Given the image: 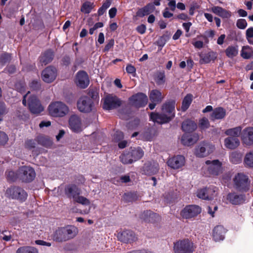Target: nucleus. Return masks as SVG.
Segmentation results:
<instances>
[{
  "mask_svg": "<svg viewBox=\"0 0 253 253\" xmlns=\"http://www.w3.org/2000/svg\"><path fill=\"white\" fill-rule=\"evenodd\" d=\"M175 105L174 101L166 102L162 106V113L161 114L151 113L150 115V120L159 124L169 122L175 116Z\"/></svg>",
  "mask_w": 253,
  "mask_h": 253,
  "instance_id": "nucleus-1",
  "label": "nucleus"
},
{
  "mask_svg": "<svg viewBox=\"0 0 253 253\" xmlns=\"http://www.w3.org/2000/svg\"><path fill=\"white\" fill-rule=\"evenodd\" d=\"M77 229L74 226L68 225L58 228L52 235L54 241L63 242L74 238L77 234Z\"/></svg>",
  "mask_w": 253,
  "mask_h": 253,
  "instance_id": "nucleus-2",
  "label": "nucleus"
},
{
  "mask_svg": "<svg viewBox=\"0 0 253 253\" xmlns=\"http://www.w3.org/2000/svg\"><path fill=\"white\" fill-rule=\"evenodd\" d=\"M81 189L75 184L67 185L65 188V194L68 198L72 199L73 201L84 206L90 205V201L86 198L81 196Z\"/></svg>",
  "mask_w": 253,
  "mask_h": 253,
  "instance_id": "nucleus-3",
  "label": "nucleus"
},
{
  "mask_svg": "<svg viewBox=\"0 0 253 253\" xmlns=\"http://www.w3.org/2000/svg\"><path fill=\"white\" fill-rule=\"evenodd\" d=\"M195 249L194 243L188 239L178 240L173 243L174 253H193Z\"/></svg>",
  "mask_w": 253,
  "mask_h": 253,
  "instance_id": "nucleus-4",
  "label": "nucleus"
},
{
  "mask_svg": "<svg viewBox=\"0 0 253 253\" xmlns=\"http://www.w3.org/2000/svg\"><path fill=\"white\" fill-rule=\"evenodd\" d=\"M49 113L53 117H62L69 112L68 106L61 101H55L50 104L48 107Z\"/></svg>",
  "mask_w": 253,
  "mask_h": 253,
  "instance_id": "nucleus-5",
  "label": "nucleus"
},
{
  "mask_svg": "<svg viewBox=\"0 0 253 253\" xmlns=\"http://www.w3.org/2000/svg\"><path fill=\"white\" fill-rule=\"evenodd\" d=\"M5 195L9 199L16 200L20 202L25 201L28 197L27 193L18 186H12L7 188Z\"/></svg>",
  "mask_w": 253,
  "mask_h": 253,
  "instance_id": "nucleus-6",
  "label": "nucleus"
},
{
  "mask_svg": "<svg viewBox=\"0 0 253 253\" xmlns=\"http://www.w3.org/2000/svg\"><path fill=\"white\" fill-rule=\"evenodd\" d=\"M29 93L30 91H28L27 94L23 96L22 101L23 104L24 106H26V98H28V105L31 113L33 114L40 113L43 110V107L42 105L37 96L35 95L29 96Z\"/></svg>",
  "mask_w": 253,
  "mask_h": 253,
  "instance_id": "nucleus-7",
  "label": "nucleus"
},
{
  "mask_svg": "<svg viewBox=\"0 0 253 253\" xmlns=\"http://www.w3.org/2000/svg\"><path fill=\"white\" fill-rule=\"evenodd\" d=\"M235 188L240 191L246 192L249 190L250 181L248 176L243 173H238L234 179Z\"/></svg>",
  "mask_w": 253,
  "mask_h": 253,
  "instance_id": "nucleus-8",
  "label": "nucleus"
},
{
  "mask_svg": "<svg viewBox=\"0 0 253 253\" xmlns=\"http://www.w3.org/2000/svg\"><path fill=\"white\" fill-rule=\"evenodd\" d=\"M206 166L203 169H207L209 175H217L221 171V163L218 160H208L205 162Z\"/></svg>",
  "mask_w": 253,
  "mask_h": 253,
  "instance_id": "nucleus-9",
  "label": "nucleus"
},
{
  "mask_svg": "<svg viewBox=\"0 0 253 253\" xmlns=\"http://www.w3.org/2000/svg\"><path fill=\"white\" fill-rule=\"evenodd\" d=\"M36 176L34 169L27 166H23L18 170V177L23 182H29L33 180Z\"/></svg>",
  "mask_w": 253,
  "mask_h": 253,
  "instance_id": "nucleus-10",
  "label": "nucleus"
},
{
  "mask_svg": "<svg viewBox=\"0 0 253 253\" xmlns=\"http://www.w3.org/2000/svg\"><path fill=\"white\" fill-rule=\"evenodd\" d=\"M79 110L83 113H89L93 109L94 105L91 99L87 96L81 97L77 102Z\"/></svg>",
  "mask_w": 253,
  "mask_h": 253,
  "instance_id": "nucleus-11",
  "label": "nucleus"
},
{
  "mask_svg": "<svg viewBox=\"0 0 253 253\" xmlns=\"http://www.w3.org/2000/svg\"><path fill=\"white\" fill-rule=\"evenodd\" d=\"M213 149V145L209 143L202 142L196 147L194 154L198 157L203 158L211 154Z\"/></svg>",
  "mask_w": 253,
  "mask_h": 253,
  "instance_id": "nucleus-12",
  "label": "nucleus"
},
{
  "mask_svg": "<svg viewBox=\"0 0 253 253\" xmlns=\"http://www.w3.org/2000/svg\"><path fill=\"white\" fill-rule=\"evenodd\" d=\"M201 212V208L197 205L186 206L181 211L180 214L183 218L190 219L197 216Z\"/></svg>",
  "mask_w": 253,
  "mask_h": 253,
  "instance_id": "nucleus-13",
  "label": "nucleus"
},
{
  "mask_svg": "<svg viewBox=\"0 0 253 253\" xmlns=\"http://www.w3.org/2000/svg\"><path fill=\"white\" fill-rule=\"evenodd\" d=\"M121 105V101L116 96L107 95L104 99L103 108L106 110L116 109Z\"/></svg>",
  "mask_w": 253,
  "mask_h": 253,
  "instance_id": "nucleus-14",
  "label": "nucleus"
},
{
  "mask_svg": "<svg viewBox=\"0 0 253 253\" xmlns=\"http://www.w3.org/2000/svg\"><path fill=\"white\" fill-rule=\"evenodd\" d=\"M129 101L132 105L139 108L146 105L148 102V98L145 94L138 93L132 95L129 98Z\"/></svg>",
  "mask_w": 253,
  "mask_h": 253,
  "instance_id": "nucleus-15",
  "label": "nucleus"
},
{
  "mask_svg": "<svg viewBox=\"0 0 253 253\" xmlns=\"http://www.w3.org/2000/svg\"><path fill=\"white\" fill-rule=\"evenodd\" d=\"M119 240L126 244H131L135 242L137 238L133 232L126 230L119 233L118 234Z\"/></svg>",
  "mask_w": 253,
  "mask_h": 253,
  "instance_id": "nucleus-16",
  "label": "nucleus"
},
{
  "mask_svg": "<svg viewBox=\"0 0 253 253\" xmlns=\"http://www.w3.org/2000/svg\"><path fill=\"white\" fill-rule=\"evenodd\" d=\"M56 77V69L53 67H48L42 72V80L47 83L53 82Z\"/></svg>",
  "mask_w": 253,
  "mask_h": 253,
  "instance_id": "nucleus-17",
  "label": "nucleus"
},
{
  "mask_svg": "<svg viewBox=\"0 0 253 253\" xmlns=\"http://www.w3.org/2000/svg\"><path fill=\"white\" fill-rule=\"evenodd\" d=\"M185 163V158L182 155H177L170 158L167 162L168 166L173 169L181 168L184 165Z\"/></svg>",
  "mask_w": 253,
  "mask_h": 253,
  "instance_id": "nucleus-18",
  "label": "nucleus"
},
{
  "mask_svg": "<svg viewBox=\"0 0 253 253\" xmlns=\"http://www.w3.org/2000/svg\"><path fill=\"white\" fill-rule=\"evenodd\" d=\"M76 83L81 88H85L89 84V80L87 73L84 71H80L76 75Z\"/></svg>",
  "mask_w": 253,
  "mask_h": 253,
  "instance_id": "nucleus-19",
  "label": "nucleus"
},
{
  "mask_svg": "<svg viewBox=\"0 0 253 253\" xmlns=\"http://www.w3.org/2000/svg\"><path fill=\"white\" fill-rule=\"evenodd\" d=\"M241 138L246 145L253 144V127H250L244 129L241 133Z\"/></svg>",
  "mask_w": 253,
  "mask_h": 253,
  "instance_id": "nucleus-20",
  "label": "nucleus"
},
{
  "mask_svg": "<svg viewBox=\"0 0 253 253\" xmlns=\"http://www.w3.org/2000/svg\"><path fill=\"white\" fill-rule=\"evenodd\" d=\"M159 169L158 163L156 162H149L145 164L143 171L146 175H153L157 173Z\"/></svg>",
  "mask_w": 253,
  "mask_h": 253,
  "instance_id": "nucleus-21",
  "label": "nucleus"
},
{
  "mask_svg": "<svg viewBox=\"0 0 253 253\" xmlns=\"http://www.w3.org/2000/svg\"><path fill=\"white\" fill-rule=\"evenodd\" d=\"M226 203H231L233 205H239L244 201V196L242 194H238L235 192L227 194L226 198Z\"/></svg>",
  "mask_w": 253,
  "mask_h": 253,
  "instance_id": "nucleus-22",
  "label": "nucleus"
},
{
  "mask_svg": "<svg viewBox=\"0 0 253 253\" xmlns=\"http://www.w3.org/2000/svg\"><path fill=\"white\" fill-rule=\"evenodd\" d=\"M226 229L221 225L216 226L214 228L212 231L213 239L216 241H220L224 240Z\"/></svg>",
  "mask_w": 253,
  "mask_h": 253,
  "instance_id": "nucleus-23",
  "label": "nucleus"
},
{
  "mask_svg": "<svg viewBox=\"0 0 253 253\" xmlns=\"http://www.w3.org/2000/svg\"><path fill=\"white\" fill-rule=\"evenodd\" d=\"M199 139V136L197 134L194 133L192 135L184 134L181 137V143L185 146H191L195 143Z\"/></svg>",
  "mask_w": 253,
  "mask_h": 253,
  "instance_id": "nucleus-24",
  "label": "nucleus"
},
{
  "mask_svg": "<svg viewBox=\"0 0 253 253\" xmlns=\"http://www.w3.org/2000/svg\"><path fill=\"white\" fill-rule=\"evenodd\" d=\"M69 126L71 129L75 132L81 130V123L79 117L76 115L72 116L69 119Z\"/></svg>",
  "mask_w": 253,
  "mask_h": 253,
  "instance_id": "nucleus-25",
  "label": "nucleus"
},
{
  "mask_svg": "<svg viewBox=\"0 0 253 253\" xmlns=\"http://www.w3.org/2000/svg\"><path fill=\"white\" fill-rule=\"evenodd\" d=\"M226 115L225 110L222 107H217L213 110L210 115V119L212 121L223 119Z\"/></svg>",
  "mask_w": 253,
  "mask_h": 253,
  "instance_id": "nucleus-26",
  "label": "nucleus"
},
{
  "mask_svg": "<svg viewBox=\"0 0 253 253\" xmlns=\"http://www.w3.org/2000/svg\"><path fill=\"white\" fill-rule=\"evenodd\" d=\"M140 218L146 222H154L159 218V215L151 211H146L140 214Z\"/></svg>",
  "mask_w": 253,
  "mask_h": 253,
  "instance_id": "nucleus-27",
  "label": "nucleus"
},
{
  "mask_svg": "<svg viewBox=\"0 0 253 253\" xmlns=\"http://www.w3.org/2000/svg\"><path fill=\"white\" fill-rule=\"evenodd\" d=\"M240 141L238 137H228L224 140L225 146L229 149H234L240 145Z\"/></svg>",
  "mask_w": 253,
  "mask_h": 253,
  "instance_id": "nucleus-28",
  "label": "nucleus"
},
{
  "mask_svg": "<svg viewBox=\"0 0 253 253\" xmlns=\"http://www.w3.org/2000/svg\"><path fill=\"white\" fill-rule=\"evenodd\" d=\"M155 6L153 3H148L145 6L140 8L136 12V15L140 17H143L153 12Z\"/></svg>",
  "mask_w": 253,
  "mask_h": 253,
  "instance_id": "nucleus-29",
  "label": "nucleus"
},
{
  "mask_svg": "<svg viewBox=\"0 0 253 253\" xmlns=\"http://www.w3.org/2000/svg\"><path fill=\"white\" fill-rule=\"evenodd\" d=\"M211 11L214 14L223 18H228L231 15V12L219 6H213L211 8Z\"/></svg>",
  "mask_w": 253,
  "mask_h": 253,
  "instance_id": "nucleus-30",
  "label": "nucleus"
},
{
  "mask_svg": "<svg viewBox=\"0 0 253 253\" xmlns=\"http://www.w3.org/2000/svg\"><path fill=\"white\" fill-rule=\"evenodd\" d=\"M53 58V52L49 50L43 53L40 57V63L42 66L45 65L50 62Z\"/></svg>",
  "mask_w": 253,
  "mask_h": 253,
  "instance_id": "nucleus-31",
  "label": "nucleus"
},
{
  "mask_svg": "<svg viewBox=\"0 0 253 253\" xmlns=\"http://www.w3.org/2000/svg\"><path fill=\"white\" fill-rule=\"evenodd\" d=\"M197 128V124L194 121L187 120L183 122L182 129L184 131L187 132H192Z\"/></svg>",
  "mask_w": 253,
  "mask_h": 253,
  "instance_id": "nucleus-32",
  "label": "nucleus"
},
{
  "mask_svg": "<svg viewBox=\"0 0 253 253\" xmlns=\"http://www.w3.org/2000/svg\"><path fill=\"white\" fill-rule=\"evenodd\" d=\"M133 162L140 159L144 155V152L140 147L131 148L129 151Z\"/></svg>",
  "mask_w": 253,
  "mask_h": 253,
  "instance_id": "nucleus-33",
  "label": "nucleus"
},
{
  "mask_svg": "<svg viewBox=\"0 0 253 253\" xmlns=\"http://www.w3.org/2000/svg\"><path fill=\"white\" fill-rule=\"evenodd\" d=\"M150 100L152 102L160 103L163 99V96L160 91L154 89L152 90L149 94Z\"/></svg>",
  "mask_w": 253,
  "mask_h": 253,
  "instance_id": "nucleus-34",
  "label": "nucleus"
},
{
  "mask_svg": "<svg viewBox=\"0 0 253 253\" xmlns=\"http://www.w3.org/2000/svg\"><path fill=\"white\" fill-rule=\"evenodd\" d=\"M200 63L201 64H206L214 60L216 58V56L213 52H210L206 54H200Z\"/></svg>",
  "mask_w": 253,
  "mask_h": 253,
  "instance_id": "nucleus-35",
  "label": "nucleus"
},
{
  "mask_svg": "<svg viewBox=\"0 0 253 253\" xmlns=\"http://www.w3.org/2000/svg\"><path fill=\"white\" fill-rule=\"evenodd\" d=\"M208 200H211L216 197L218 194V188L213 185L207 188Z\"/></svg>",
  "mask_w": 253,
  "mask_h": 253,
  "instance_id": "nucleus-36",
  "label": "nucleus"
},
{
  "mask_svg": "<svg viewBox=\"0 0 253 253\" xmlns=\"http://www.w3.org/2000/svg\"><path fill=\"white\" fill-rule=\"evenodd\" d=\"M242 127L241 126L236 127L226 130L225 133L229 137H237L241 134Z\"/></svg>",
  "mask_w": 253,
  "mask_h": 253,
  "instance_id": "nucleus-37",
  "label": "nucleus"
},
{
  "mask_svg": "<svg viewBox=\"0 0 253 253\" xmlns=\"http://www.w3.org/2000/svg\"><path fill=\"white\" fill-rule=\"evenodd\" d=\"M193 96L191 94H188L184 98L181 106V110L182 111H185L190 105L192 101Z\"/></svg>",
  "mask_w": 253,
  "mask_h": 253,
  "instance_id": "nucleus-38",
  "label": "nucleus"
},
{
  "mask_svg": "<svg viewBox=\"0 0 253 253\" xmlns=\"http://www.w3.org/2000/svg\"><path fill=\"white\" fill-rule=\"evenodd\" d=\"M16 253H39V252L36 248L33 247L23 246L17 250Z\"/></svg>",
  "mask_w": 253,
  "mask_h": 253,
  "instance_id": "nucleus-39",
  "label": "nucleus"
},
{
  "mask_svg": "<svg viewBox=\"0 0 253 253\" xmlns=\"http://www.w3.org/2000/svg\"><path fill=\"white\" fill-rule=\"evenodd\" d=\"M244 162L246 167L253 168V151L246 154Z\"/></svg>",
  "mask_w": 253,
  "mask_h": 253,
  "instance_id": "nucleus-40",
  "label": "nucleus"
},
{
  "mask_svg": "<svg viewBox=\"0 0 253 253\" xmlns=\"http://www.w3.org/2000/svg\"><path fill=\"white\" fill-rule=\"evenodd\" d=\"M238 53L237 47L234 46H229L225 50V53L229 58H233L236 56Z\"/></svg>",
  "mask_w": 253,
  "mask_h": 253,
  "instance_id": "nucleus-41",
  "label": "nucleus"
},
{
  "mask_svg": "<svg viewBox=\"0 0 253 253\" xmlns=\"http://www.w3.org/2000/svg\"><path fill=\"white\" fill-rule=\"evenodd\" d=\"M121 162L125 164H131L133 163L132 158L130 152H125L120 157Z\"/></svg>",
  "mask_w": 253,
  "mask_h": 253,
  "instance_id": "nucleus-42",
  "label": "nucleus"
},
{
  "mask_svg": "<svg viewBox=\"0 0 253 253\" xmlns=\"http://www.w3.org/2000/svg\"><path fill=\"white\" fill-rule=\"evenodd\" d=\"M242 156L241 154L237 152H233L230 155V161L234 164H237L241 162Z\"/></svg>",
  "mask_w": 253,
  "mask_h": 253,
  "instance_id": "nucleus-43",
  "label": "nucleus"
},
{
  "mask_svg": "<svg viewBox=\"0 0 253 253\" xmlns=\"http://www.w3.org/2000/svg\"><path fill=\"white\" fill-rule=\"evenodd\" d=\"M93 6V2L88 1H85L83 3L81 7V11L84 13L88 14L90 12Z\"/></svg>",
  "mask_w": 253,
  "mask_h": 253,
  "instance_id": "nucleus-44",
  "label": "nucleus"
},
{
  "mask_svg": "<svg viewBox=\"0 0 253 253\" xmlns=\"http://www.w3.org/2000/svg\"><path fill=\"white\" fill-rule=\"evenodd\" d=\"M123 198L126 202H132L136 201L138 199V196L136 193H127L124 194Z\"/></svg>",
  "mask_w": 253,
  "mask_h": 253,
  "instance_id": "nucleus-45",
  "label": "nucleus"
},
{
  "mask_svg": "<svg viewBox=\"0 0 253 253\" xmlns=\"http://www.w3.org/2000/svg\"><path fill=\"white\" fill-rule=\"evenodd\" d=\"M196 195L200 199L208 200L207 187L198 189L197 191Z\"/></svg>",
  "mask_w": 253,
  "mask_h": 253,
  "instance_id": "nucleus-46",
  "label": "nucleus"
},
{
  "mask_svg": "<svg viewBox=\"0 0 253 253\" xmlns=\"http://www.w3.org/2000/svg\"><path fill=\"white\" fill-rule=\"evenodd\" d=\"M155 81L157 84L161 85L165 82V75L164 72H158L155 76Z\"/></svg>",
  "mask_w": 253,
  "mask_h": 253,
  "instance_id": "nucleus-47",
  "label": "nucleus"
},
{
  "mask_svg": "<svg viewBox=\"0 0 253 253\" xmlns=\"http://www.w3.org/2000/svg\"><path fill=\"white\" fill-rule=\"evenodd\" d=\"M250 47L249 46H244L241 51V56L243 58L249 59L252 55V51L250 50Z\"/></svg>",
  "mask_w": 253,
  "mask_h": 253,
  "instance_id": "nucleus-48",
  "label": "nucleus"
},
{
  "mask_svg": "<svg viewBox=\"0 0 253 253\" xmlns=\"http://www.w3.org/2000/svg\"><path fill=\"white\" fill-rule=\"evenodd\" d=\"M246 37L248 42L253 44V27H250L246 30Z\"/></svg>",
  "mask_w": 253,
  "mask_h": 253,
  "instance_id": "nucleus-49",
  "label": "nucleus"
},
{
  "mask_svg": "<svg viewBox=\"0 0 253 253\" xmlns=\"http://www.w3.org/2000/svg\"><path fill=\"white\" fill-rule=\"evenodd\" d=\"M39 141L42 145L45 147H49L52 145V141L45 137H41L39 138Z\"/></svg>",
  "mask_w": 253,
  "mask_h": 253,
  "instance_id": "nucleus-50",
  "label": "nucleus"
},
{
  "mask_svg": "<svg viewBox=\"0 0 253 253\" xmlns=\"http://www.w3.org/2000/svg\"><path fill=\"white\" fill-rule=\"evenodd\" d=\"M0 238L5 241H9L11 239V236L10 233L6 230L2 231L0 230Z\"/></svg>",
  "mask_w": 253,
  "mask_h": 253,
  "instance_id": "nucleus-51",
  "label": "nucleus"
},
{
  "mask_svg": "<svg viewBox=\"0 0 253 253\" xmlns=\"http://www.w3.org/2000/svg\"><path fill=\"white\" fill-rule=\"evenodd\" d=\"M199 126L201 129H204L210 126V123L206 118H203L200 120Z\"/></svg>",
  "mask_w": 253,
  "mask_h": 253,
  "instance_id": "nucleus-52",
  "label": "nucleus"
},
{
  "mask_svg": "<svg viewBox=\"0 0 253 253\" xmlns=\"http://www.w3.org/2000/svg\"><path fill=\"white\" fill-rule=\"evenodd\" d=\"M236 25L238 28L244 29L247 26V22L244 19H240L237 20Z\"/></svg>",
  "mask_w": 253,
  "mask_h": 253,
  "instance_id": "nucleus-53",
  "label": "nucleus"
},
{
  "mask_svg": "<svg viewBox=\"0 0 253 253\" xmlns=\"http://www.w3.org/2000/svg\"><path fill=\"white\" fill-rule=\"evenodd\" d=\"M8 140V136L3 132L0 131V145H4Z\"/></svg>",
  "mask_w": 253,
  "mask_h": 253,
  "instance_id": "nucleus-54",
  "label": "nucleus"
},
{
  "mask_svg": "<svg viewBox=\"0 0 253 253\" xmlns=\"http://www.w3.org/2000/svg\"><path fill=\"white\" fill-rule=\"evenodd\" d=\"M10 59L11 56L9 54L4 53L0 58V62L3 64L10 61Z\"/></svg>",
  "mask_w": 253,
  "mask_h": 253,
  "instance_id": "nucleus-55",
  "label": "nucleus"
},
{
  "mask_svg": "<svg viewBox=\"0 0 253 253\" xmlns=\"http://www.w3.org/2000/svg\"><path fill=\"white\" fill-rule=\"evenodd\" d=\"M6 175L7 176L8 180L11 181H14L16 180L17 178L16 174L13 171H6Z\"/></svg>",
  "mask_w": 253,
  "mask_h": 253,
  "instance_id": "nucleus-56",
  "label": "nucleus"
},
{
  "mask_svg": "<svg viewBox=\"0 0 253 253\" xmlns=\"http://www.w3.org/2000/svg\"><path fill=\"white\" fill-rule=\"evenodd\" d=\"M36 145V142L34 140H28L25 142V147L29 149L35 148Z\"/></svg>",
  "mask_w": 253,
  "mask_h": 253,
  "instance_id": "nucleus-57",
  "label": "nucleus"
},
{
  "mask_svg": "<svg viewBox=\"0 0 253 253\" xmlns=\"http://www.w3.org/2000/svg\"><path fill=\"white\" fill-rule=\"evenodd\" d=\"M114 44V41L113 39L110 40L105 45L104 50V51H108L111 49Z\"/></svg>",
  "mask_w": 253,
  "mask_h": 253,
  "instance_id": "nucleus-58",
  "label": "nucleus"
},
{
  "mask_svg": "<svg viewBox=\"0 0 253 253\" xmlns=\"http://www.w3.org/2000/svg\"><path fill=\"white\" fill-rule=\"evenodd\" d=\"M126 71L128 74H134L136 72V69L133 66L129 64L126 66Z\"/></svg>",
  "mask_w": 253,
  "mask_h": 253,
  "instance_id": "nucleus-59",
  "label": "nucleus"
},
{
  "mask_svg": "<svg viewBox=\"0 0 253 253\" xmlns=\"http://www.w3.org/2000/svg\"><path fill=\"white\" fill-rule=\"evenodd\" d=\"M146 26L144 24H141L140 25H139L136 28V31L137 32L140 33V34H143L145 33L146 31Z\"/></svg>",
  "mask_w": 253,
  "mask_h": 253,
  "instance_id": "nucleus-60",
  "label": "nucleus"
},
{
  "mask_svg": "<svg viewBox=\"0 0 253 253\" xmlns=\"http://www.w3.org/2000/svg\"><path fill=\"white\" fill-rule=\"evenodd\" d=\"M7 111L6 109L5 105L3 103H0V117L6 113H7Z\"/></svg>",
  "mask_w": 253,
  "mask_h": 253,
  "instance_id": "nucleus-61",
  "label": "nucleus"
},
{
  "mask_svg": "<svg viewBox=\"0 0 253 253\" xmlns=\"http://www.w3.org/2000/svg\"><path fill=\"white\" fill-rule=\"evenodd\" d=\"M168 5L171 11H174L176 7V1L175 0H170L168 3Z\"/></svg>",
  "mask_w": 253,
  "mask_h": 253,
  "instance_id": "nucleus-62",
  "label": "nucleus"
},
{
  "mask_svg": "<svg viewBox=\"0 0 253 253\" xmlns=\"http://www.w3.org/2000/svg\"><path fill=\"white\" fill-rule=\"evenodd\" d=\"M116 13H117V9L115 7L111 8L109 10V17L111 18H114L116 16Z\"/></svg>",
  "mask_w": 253,
  "mask_h": 253,
  "instance_id": "nucleus-63",
  "label": "nucleus"
},
{
  "mask_svg": "<svg viewBox=\"0 0 253 253\" xmlns=\"http://www.w3.org/2000/svg\"><path fill=\"white\" fill-rule=\"evenodd\" d=\"M163 16L165 18H170L173 16V14L169 11L168 8H166L164 11L163 13Z\"/></svg>",
  "mask_w": 253,
  "mask_h": 253,
  "instance_id": "nucleus-64",
  "label": "nucleus"
}]
</instances>
